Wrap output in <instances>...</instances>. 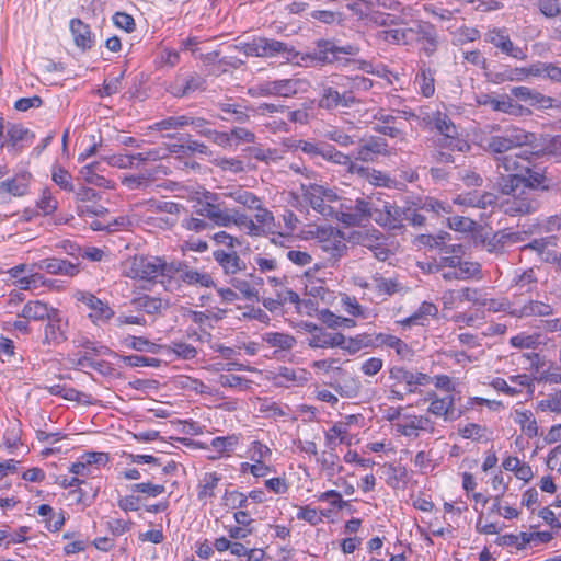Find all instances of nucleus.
<instances>
[{
  "mask_svg": "<svg viewBox=\"0 0 561 561\" xmlns=\"http://www.w3.org/2000/svg\"><path fill=\"white\" fill-rule=\"evenodd\" d=\"M261 58H272L283 55L287 61L299 66H314L323 64L340 62L343 66L348 64L359 65V68L366 69L370 65L366 61H359L351 58L340 57L341 54L354 56L359 48L354 45L336 46L329 41H319L317 48L312 53L301 54L287 43L262 37Z\"/></svg>",
  "mask_w": 561,
  "mask_h": 561,
  "instance_id": "1",
  "label": "nucleus"
},
{
  "mask_svg": "<svg viewBox=\"0 0 561 561\" xmlns=\"http://www.w3.org/2000/svg\"><path fill=\"white\" fill-rule=\"evenodd\" d=\"M533 153L504 154L495 158L499 176L496 187L502 194H511L522 187L525 175L530 172Z\"/></svg>",
  "mask_w": 561,
  "mask_h": 561,
  "instance_id": "2",
  "label": "nucleus"
},
{
  "mask_svg": "<svg viewBox=\"0 0 561 561\" xmlns=\"http://www.w3.org/2000/svg\"><path fill=\"white\" fill-rule=\"evenodd\" d=\"M205 197L207 201L196 209L197 215L209 219L219 227L237 226L247 230L250 234H257L259 227L250 217L240 214L236 209L226 207L224 203L217 202L218 196L215 193L207 192Z\"/></svg>",
  "mask_w": 561,
  "mask_h": 561,
  "instance_id": "3",
  "label": "nucleus"
},
{
  "mask_svg": "<svg viewBox=\"0 0 561 561\" xmlns=\"http://www.w3.org/2000/svg\"><path fill=\"white\" fill-rule=\"evenodd\" d=\"M389 398L403 400L407 396L416 393L420 387L431 383L432 377L405 366L394 365L388 370Z\"/></svg>",
  "mask_w": 561,
  "mask_h": 561,
  "instance_id": "4",
  "label": "nucleus"
},
{
  "mask_svg": "<svg viewBox=\"0 0 561 561\" xmlns=\"http://www.w3.org/2000/svg\"><path fill=\"white\" fill-rule=\"evenodd\" d=\"M175 266L168 264L158 256L135 255L125 267V275L133 279L145 280L149 283L157 282L160 277H174Z\"/></svg>",
  "mask_w": 561,
  "mask_h": 561,
  "instance_id": "5",
  "label": "nucleus"
},
{
  "mask_svg": "<svg viewBox=\"0 0 561 561\" xmlns=\"http://www.w3.org/2000/svg\"><path fill=\"white\" fill-rule=\"evenodd\" d=\"M310 87V82L306 78L293 77L264 81L251 88L249 92L253 96L294 98L298 94L307 93Z\"/></svg>",
  "mask_w": 561,
  "mask_h": 561,
  "instance_id": "6",
  "label": "nucleus"
},
{
  "mask_svg": "<svg viewBox=\"0 0 561 561\" xmlns=\"http://www.w3.org/2000/svg\"><path fill=\"white\" fill-rule=\"evenodd\" d=\"M529 136L519 128L511 127L502 130L501 134H490L481 138V146L485 151L504 156L503 153L526 145Z\"/></svg>",
  "mask_w": 561,
  "mask_h": 561,
  "instance_id": "7",
  "label": "nucleus"
},
{
  "mask_svg": "<svg viewBox=\"0 0 561 561\" xmlns=\"http://www.w3.org/2000/svg\"><path fill=\"white\" fill-rule=\"evenodd\" d=\"M427 123L432 124L442 135V138L438 139L440 148H449L457 151H463L469 148L466 141L459 139L458 129L447 114L437 111L433 113Z\"/></svg>",
  "mask_w": 561,
  "mask_h": 561,
  "instance_id": "8",
  "label": "nucleus"
},
{
  "mask_svg": "<svg viewBox=\"0 0 561 561\" xmlns=\"http://www.w3.org/2000/svg\"><path fill=\"white\" fill-rule=\"evenodd\" d=\"M207 88L206 78L196 71H179L167 85V91L174 98H188Z\"/></svg>",
  "mask_w": 561,
  "mask_h": 561,
  "instance_id": "9",
  "label": "nucleus"
},
{
  "mask_svg": "<svg viewBox=\"0 0 561 561\" xmlns=\"http://www.w3.org/2000/svg\"><path fill=\"white\" fill-rule=\"evenodd\" d=\"M300 188L302 195L309 201L314 210L323 216L332 214V207L327 204V202H335L337 199V194L332 188L316 182H301Z\"/></svg>",
  "mask_w": 561,
  "mask_h": 561,
  "instance_id": "10",
  "label": "nucleus"
},
{
  "mask_svg": "<svg viewBox=\"0 0 561 561\" xmlns=\"http://www.w3.org/2000/svg\"><path fill=\"white\" fill-rule=\"evenodd\" d=\"M506 195L508 197L501 203V209L506 215L524 216L538 209L539 204L529 191L522 190Z\"/></svg>",
  "mask_w": 561,
  "mask_h": 561,
  "instance_id": "11",
  "label": "nucleus"
},
{
  "mask_svg": "<svg viewBox=\"0 0 561 561\" xmlns=\"http://www.w3.org/2000/svg\"><path fill=\"white\" fill-rule=\"evenodd\" d=\"M485 42L492 44L502 54L517 60H525L527 53L525 48L516 46L510 38L505 28H493L485 34Z\"/></svg>",
  "mask_w": 561,
  "mask_h": 561,
  "instance_id": "12",
  "label": "nucleus"
},
{
  "mask_svg": "<svg viewBox=\"0 0 561 561\" xmlns=\"http://www.w3.org/2000/svg\"><path fill=\"white\" fill-rule=\"evenodd\" d=\"M77 299L89 308V318L95 324L106 323L115 314L106 301L101 300L91 293L80 291L77 295Z\"/></svg>",
  "mask_w": 561,
  "mask_h": 561,
  "instance_id": "13",
  "label": "nucleus"
},
{
  "mask_svg": "<svg viewBox=\"0 0 561 561\" xmlns=\"http://www.w3.org/2000/svg\"><path fill=\"white\" fill-rule=\"evenodd\" d=\"M394 428L399 434L412 438L419 437L421 431H434L433 422L427 416L414 414L400 416L399 422L394 423Z\"/></svg>",
  "mask_w": 561,
  "mask_h": 561,
  "instance_id": "14",
  "label": "nucleus"
},
{
  "mask_svg": "<svg viewBox=\"0 0 561 561\" xmlns=\"http://www.w3.org/2000/svg\"><path fill=\"white\" fill-rule=\"evenodd\" d=\"M390 156V149L385 138L371 136L360 144L355 152V159L369 163L379 157Z\"/></svg>",
  "mask_w": 561,
  "mask_h": 561,
  "instance_id": "15",
  "label": "nucleus"
},
{
  "mask_svg": "<svg viewBox=\"0 0 561 561\" xmlns=\"http://www.w3.org/2000/svg\"><path fill=\"white\" fill-rule=\"evenodd\" d=\"M511 95L539 110L552 108L557 100L525 85L513 87Z\"/></svg>",
  "mask_w": 561,
  "mask_h": 561,
  "instance_id": "16",
  "label": "nucleus"
},
{
  "mask_svg": "<svg viewBox=\"0 0 561 561\" xmlns=\"http://www.w3.org/2000/svg\"><path fill=\"white\" fill-rule=\"evenodd\" d=\"M426 400L430 401L427 411L438 417H443L445 421L455 420L459 416L455 409V398L453 394L445 397H438L436 392H427Z\"/></svg>",
  "mask_w": 561,
  "mask_h": 561,
  "instance_id": "17",
  "label": "nucleus"
},
{
  "mask_svg": "<svg viewBox=\"0 0 561 561\" xmlns=\"http://www.w3.org/2000/svg\"><path fill=\"white\" fill-rule=\"evenodd\" d=\"M356 102L352 92L340 93L332 87H324L318 101V106L324 110H335L337 107H350Z\"/></svg>",
  "mask_w": 561,
  "mask_h": 561,
  "instance_id": "18",
  "label": "nucleus"
},
{
  "mask_svg": "<svg viewBox=\"0 0 561 561\" xmlns=\"http://www.w3.org/2000/svg\"><path fill=\"white\" fill-rule=\"evenodd\" d=\"M378 38L393 45H409L415 39L414 26H408L400 19L398 26L382 28L377 33Z\"/></svg>",
  "mask_w": 561,
  "mask_h": 561,
  "instance_id": "19",
  "label": "nucleus"
},
{
  "mask_svg": "<svg viewBox=\"0 0 561 561\" xmlns=\"http://www.w3.org/2000/svg\"><path fill=\"white\" fill-rule=\"evenodd\" d=\"M480 104L490 106L493 111L502 112L513 116H523L529 114V110L518 104L510 95H502L500 99L483 95L479 101Z\"/></svg>",
  "mask_w": 561,
  "mask_h": 561,
  "instance_id": "20",
  "label": "nucleus"
},
{
  "mask_svg": "<svg viewBox=\"0 0 561 561\" xmlns=\"http://www.w3.org/2000/svg\"><path fill=\"white\" fill-rule=\"evenodd\" d=\"M215 262L220 266L224 274L233 277L238 273L245 271V262L237 252H226L225 249H217L213 252Z\"/></svg>",
  "mask_w": 561,
  "mask_h": 561,
  "instance_id": "21",
  "label": "nucleus"
},
{
  "mask_svg": "<svg viewBox=\"0 0 561 561\" xmlns=\"http://www.w3.org/2000/svg\"><path fill=\"white\" fill-rule=\"evenodd\" d=\"M415 39L421 44V50L426 56H432L437 50L438 34L434 25L430 23H416L414 26Z\"/></svg>",
  "mask_w": 561,
  "mask_h": 561,
  "instance_id": "22",
  "label": "nucleus"
},
{
  "mask_svg": "<svg viewBox=\"0 0 561 561\" xmlns=\"http://www.w3.org/2000/svg\"><path fill=\"white\" fill-rule=\"evenodd\" d=\"M5 129V141L1 145L2 147H12L18 148L22 147V144L24 141H31L34 139V134L28 129L25 128L21 124H8L7 127H4L3 118H0V135H2L3 130Z\"/></svg>",
  "mask_w": 561,
  "mask_h": 561,
  "instance_id": "23",
  "label": "nucleus"
},
{
  "mask_svg": "<svg viewBox=\"0 0 561 561\" xmlns=\"http://www.w3.org/2000/svg\"><path fill=\"white\" fill-rule=\"evenodd\" d=\"M35 266L53 275L75 276L79 273L78 264L57 257L41 260Z\"/></svg>",
  "mask_w": 561,
  "mask_h": 561,
  "instance_id": "24",
  "label": "nucleus"
},
{
  "mask_svg": "<svg viewBox=\"0 0 561 561\" xmlns=\"http://www.w3.org/2000/svg\"><path fill=\"white\" fill-rule=\"evenodd\" d=\"M70 31L77 47L82 50L92 48L94 45V36L88 24L80 19H72L70 21Z\"/></svg>",
  "mask_w": 561,
  "mask_h": 561,
  "instance_id": "25",
  "label": "nucleus"
},
{
  "mask_svg": "<svg viewBox=\"0 0 561 561\" xmlns=\"http://www.w3.org/2000/svg\"><path fill=\"white\" fill-rule=\"evenodd\" d=\"M343 334L340 332H328L319 328L311 336L307 339V344L311 348H334L341 344Z\"/></svg>",
  "mask_w": 561,
  "mask_h": 561,
  "instance_id": "26",
  "label": "nucleus"
},
{
  "mask_svg": "<svg viewBox=\"0 0 561 561\" xmlns=\"http://www.w3.org/2000/svg\"><path fill=\"white\" fill-rule=\"evenodd\" d=\"M321 249L333 259H340L346 252L347 245L341 231L331 229L325 238L320 240Z\"/></svg>",
  "mask_w": 561,
  "mask_h": 561,
  "instance_id": "27",
  "label": "nucleus"
},
{
  "mask_svg": "<svg viewBox=\"0 0 561 561\" xmlns=\"http://www.w3.org/2000/svg\"><path fill=\"white\" fill-rule=\"evenodd\" d=\"M377 346L393 350L400 359L409 360L413 356L412 348L403 340L391 334L378 333Z\"/></svg>",
  "mask_w": 561,
  "mask_h": 561,
  "instance_id": "28",
  "label": "nucleus"
},
{
  "mask_svg": "<svg viewBox=\"0 0 561 561\" xmlns=\"http://www.w3.org/2000/svg\"><path fill=\"white\" fill-rule=\"evenodd\" d=\"M178 275L181 280L188 285H196L201 287L214 286V280L210 274L190 268L188 266L175 267L174 276Z\"/></svg>",
  "mask_w": 561,
  "mask_h": 561,
  "instance_id": "29",
  "label": "nucleus"
},
{
  "mask_svg": "<svg viewBox=\"0 0 561 561\" xmlns=\"http://www.w3.org/2000/svg\"><path fill=\"white\" fill-rule=\"evenodd\" d=\"M44 332V344H59L66 340L59 311L54 312L48 319Z\"/></svg>",
  "mask_w": 561,
  "mask_h": 561,
  "instance_id": "30",
  "label": "nucleus"
},
{
  "mask_svg": "<svg viewBox=\"0 0 561 561\" xmlns=\"http://www.w3.org/2000/svg\"><path fill=\"white\" fill-rule=\"evenodd\" d=\"M438 314V308L435 304L430 301H423L419 309L401 321L403 325H425L430 319L436 318Z\"/></svg>",
  "mask_w": 561,
  "mask_h": 561,
  "instance_id": "31",
  "label": "nucleus"
},
{
  "mask_svg": "<svg viewBox=\"0 0 561 561\" xmlns=\"http://www.w3.org/2000/svg\"><path fill=\"white\" fill-rule=\"evenodd\" d=\"M30 180V173H20L12 179L1 182L0 192L4 191L15 197L24 196L28 191Z\"/></svg>",
  "mask_w": 561,
  "mask_h": 561,
  "instance_id": "32",
  "label": "nucleus"
},
{
  "mask_svg": "<svg viewBox=\"0 0 561 561\" xmlns=\"http://www.w3.org/2000/svg\"><path fill=\"white\" fill-rule=\"evenodd\" d=\"M514 421L520 426L522 432L528 437L533 438L539 435V426L534 413L530 410L514 411Z\"/></svg>",
  "mask_w": 561,
  "mask_h": 561,
  "instance_id": "33",
  "label": "nucleus"
},
{
  "mask_svg": "<svg viewBox=\"0 0 561 561\" xmlns=\"http://www.w3.org/2000/svg\"><path fill=\"white\" fill-rule=\"evenodd\" d=\"M57 309L48 307L46 304L35 300L27 302L20 316L26 320L43 321L47 320Z\"/></svg>",
  "mask_w": 561,
  "mask_h": 561,
  "instance_id": "34",
  "label": "nucleus"
},
{
  "mask_svg": "<svg viewBox=\"0 0 561 561\" xmlns=\"http://www.w3.org/2000/svg\"><path fill=\"white\" fill-rule=\"evenodd\" d=\"M553 312V308L546 302L530 300L518 309H514L511 313L515 317H546Z\"/></svg>",
  "mask_w": 561,
  "mask_h": 561,
  "instance_id": "35",
  "label": "nucleus"
},
{
  "mask_svg": "<svg viewBox=\"0 0 561 561\" xmlns=\"http://www.w3.org/2000/svg\"><path fill=\"white\" fill-rule=\"evenodd\" d=\"M262 341L276 352L290 351L296 344L293 335L283 332H266L262 335Z\"/></svg>",
  "mask_w": 561,
  "mask_h": 561,
  "instance_id": "36",
  "label": "nucleus"
},
{
  "mask_svg": "<svg viewBox=\"0 0 561 561\" xmlns=\"http://www.w3.org/2000/svg\"><path fill=\"white\" fill-rule=\"evenodd\" d=\"M341 207L345 210L353 211L354 215H356V217L362 221L364 219H368L371 216V210H377V206L371 201V198H357L354 202L348 201V203H343Z\"/></svg>",
  "mask_w": 561,
  "mask_h": 561,
  "instance_id": "37",
  "label": "nucleus"
},
{
  "mask_svg": "<svg viewBox=\"0 0 561 561\" xmlns=\"http://www.w3.org/2000/svg\"><path fill=\"white\" fill-rule=\"evenodd\" d=\"M523 240L519 232H503L501 236L494 234L485 242L486 250L491 253H503L505 243H516Z\"/></svg>",
  "mask_w": 561,
  "mask_h": 561,
  "instance_id": "38",
  "label": "nucleus"
},
{
  "mask_svg": "<svg viewBox=\"0 0 561 561\" xmlns=\"http://www.w3.org/2000/svg\"><path fill=\"white\" fill-rule=\"evenodd\" d=\"M221 481V476L217 472H207L204 474L198 484L197 496L199 501L215 496V489Z\"/></svg>",
  "mask_w": 561,
  "mask_h": 561,
  "instance_id": "39",
  "label": "nucleus"
},
{
  "mask_svg": "<svg viewBox=\"0 0 561 561\" xmlns=\"http://www.w3.org/2000/svg\"><path fill=\"white\" fill-rule=\"evenodd\" d=\"M533 77H545L552 82L561 83V67L553 62H536L531 65Z\"/></svg>",
  "mask_w": 561,
  "mask_h": 561,
  "instance_id": "40",
  "label": "nucleus"
},
{
  "mask_svg": "<svg viewBox=\"0 0 561 561\" xmlns=\"http://www.w3.org/2000/svg\"><path fill=\"white\" fill-rule=\"evenodd\" d=\"M434 75V70L424 67L415 77V83L419 84L420 92L424 98H431L435 93Z\"/></svg>",
  "mask_w": 561,
  "mask_h": 561,
  "instance_id": "41",
  "label": "nucleus"
},
{
  "mask_svg": "<svg viewBox=\"0 0 561 561\" xmlns=\"http://www.w3.org/2000/svg\"><path fill=\"white\" fill-rule=\"evenodd\" d=\"M131 305L136 310H142L148 314H157L163 308V301L161 298L151 297L148 295H142L140 297L134 298L131 300Z\"/></svg>",
  "mask_w": 561,
  "mask_h": 561,
  "instance_id": "42",
  "label": "nucleus"
},
{
  "mask_svg": "<svg viewBox=\"0 0 561 561\" xmlns=\"http://www.w3.org/2000/svg\"><path fill=\"white\" fill-rule=\"evenodd\" d=\"M381 472L387 484L391 488H397L400 482H403L407 479L408 476L405 467L393 463H385L381 467Z\"/></svg>",
  "mask_w": 561,
  "mask_h": 561,
  "instance_id": "43",
  "label": "nucleus"
},
{
  "mask_svg": "<svg viewBox=\"0 0 561 561\" xmlns=\"http://www.w3.org/2000/svg\"><path fill=\"white\" fill-rule=\"evenodd\" d=\"M537 276L533 268L524 271L522 274L515 276L512 287L519 294L530 293L537 287Z\"/></svg>",
  "mask_w": 561,
  "mask_h": 561,
  "instance_id": "44",
  "label": "nucleus"
},
{
  "mask_svg": "<svg viewBox=\"0 0 561 561\" xmlns=\"http://www.w3.org/2000/svg\"><path fill=\"white\" fill-rule=\"evenodd\" d=\"M373 290L379 295H393L402 289L400 283L392 278H385L380 274H375L371 277Z\"/></svg>",
  "mask_w": 561,
  "mask_h": 561,
  "instance_id": "45",
  "label": "nucleus"
},
{
  "mask_svg": "<svg viewBox=\"0 0 561 561\" xmlns=\"http://www.w3.org/2000/svg\"><path fill=\"white\" fill-rule=\"evenodd\" d=\"M510 344L516 348L535 350L541 344L539 333L520 332L510 339Z\"/></svg>",
  "mask_w": 561,
  "mask_h": 561,
  "instance_id": "46",
  "label": "nucleus"
},
{
  "mask_svg": "<svg viewBox=\"0 0 561 561\" xmlns=\"http://www.w3.org/2000/svg\"><path fill=\"white\" fill-rule=\"evenodd\" d=\"M174 385L179 389L194 391L195 393L199 394L211 393L210 388L206 386L203 381L188 376L176 377L174 380Z\"/></svg>",
  "mask_w": 561,
  "mask_h": 561,
  "instance_id": "47",
  "label": "nucleus"
},
{
  "mask_svg": "<svg viewBox=\"0 0 561 561\" xmlns=\"http://www.w3.org/2000/svg\"><path fill=\"white\" fill-rule=\"evenodd\" d=\"M80 176L88 184H93L99 187L113 188L114 184L103 175L95 172V164H89L80 170Z\"/></svg>",
  "mask_w": 561,
  "mask_h": 561,
  "instance_id": "48",
  "label": "nucleus"
},
{
  "mask_svg": "<svg viewBox=\"0 0 561 561\" xmlns=\"http://www.w3.org/2000/svg\"><path fill=\"white\" fill-rule=\"evenodd\" d=\"M125 345L129 348H133L138 352H148L152 354H158L162 348L161 345L149 341L144 336H128L124 341Z\"/></svg>",
  "mask_w": 561,
  "mask_h": 561,
  "instance_id": "49",
  "label": "nucleus"
},
{
  "mask_svg": "<svg viewBox=\"0 0 561 561\" xmlns=\"http://www.w3.org/2000/svg\"><path fill=\"white\" fill-rule=\"evenodd\" d=\"M240 442V435L218 436L211 439L210 446L220 455L232 453Z\"/></svg>",
  "mask_w": 561,
  "mask_h": 561,
  "instance_id": "50",
  "label": "nucleus"
},
{
  "mask_svg": "<svg viewBox=\"0 0 561 561\" xmlns=\"http://www.w3.org/2000/svg\"><path fill=\"white\" fill-rule=\"evenodd\" d=\"M226 195L249 209L259 208L261 205V199L256 195L243 188H238Z\"/></svg>",
  "mask_w": 561,
  "mask_h": 561,
  "instance_id": "51",
  "label": "nucleus"
},
{
  "mask_svg": "<svg viewBox=\"0 0 561 561\" xmlns=\"http://www.w3.org/2000/svg\"><path fill=\"white\" fill-rule=\"evenodd\" d=\"M211 240L216 245L221 247L220 249H225L226 252H237L236 248L242 245V239L231 236L226 231H218L211 236Z\"/></svg>",
  "mask_w": 561,
  "mask_h": 561,
  "instance_id": "52",
  "label": "nucleus"
},
{
  "mask_svg": "<svg viewBox=\"0 0 561 561\" xmlns=\"http://www.w3.org/2000/svg\"><path fill=\"white\" fill-rule=\"evenodd\" d=\"M488 433L489 431L486 426L476 423H469L459 430V434L463 438L471 439L473 442H486L489 439Z\"/></svg>",
  "mask_w": 561,
  "mask_h": 561,
  "instance_id": "53",
  "label": "nucleus"
},
{
  "mask_svg": "<svg viewBox=\"0 0 561 561\" xmlns=\"http://www.w3.org/2000/svg\"><path fill=\"white\" fill-rule=\"evenodd\" d=\"M276 378L279 385H284V381L304 383L307 381V371L305 369H293L284 366L279 367Z\"/></svg>",
  "mask_w": 561,
  "mask_h": 561,
  "instance_id": "54",
  "label": "nucleus"
},
{
  "mask_svg": "<svg viewBox=\"0 0 561 561\" xmlns=\"http://www.w3.org/2000/svg\"><path fill=\"white\" fill-rule=\"evenodd\" d=\"M422 210L434 213L437 216H443L446 214H450L453 207L449 203L444 201H438L434 197H426L420 207Z\"/></svg>",
  "mask_w": 561,
  "mask_h": 561,
  "instance_id": "55",
  "label": "nucleus"
},
{
  "mask_svg": "<svg viewBox=\"0 0 561 561\" xmlns=\"http://www.w3.org/2000/svg\"><path fill=\"white\" fill-rule=\"evenodd\" d=\"M44 277L39 273H34L32 270L28 271V274L19 278L14 282V285L20 290H33L37 289L42 285H44Z\"/></svg>",
  "mask_w": 561,
  "mask_h": 561,
  "instance_id": "56",
  "label": "nucleus"
},
{
  "mask_svg": "<svg viewBox=\"0 0 561 561\" xmlns=\"http://www.w3.org/2000/svg\"><path fill=\"white\" fill-rule=\"evenodd\" d=\"M272 450L260 440H253L248 448V457L252 462H260L270 459Z\"/></svg>",
  "mask_w": 561,
  "mask_h": 561,
  "instance_id": "57",
  "label": "nucleus"
},
{
  "mask_svg": "<svg viewBox=\"0 0 561 561\" xmlns=\"http://www.w3.org/2000/svg\"><path fill=\"white\" fill-rule=\"evenodd\" d=\"M537 409L541 412H552L561 414V390L549 394L547 398L538 401Z\"/></svg>",
  "mask_w": 561,
  "mask_h": 561,
  "instance_id": "58",
  "label": "nucleus"
},
{
  "mask_svg": "<svg viewBox=\"0 0 561 561\" xmlns=\"http://www.w3.org/2000/svg\"><path fill=\"white\" fill-rule=\"evenodd\" d=\"M187 126V115L169 116L154 123L153 129L162 131L169 129H180Z\"/></svg>",
  "mask_w": 561,
  "mask_h": 561,
  "instance_id": "59",
  "label": "nucleus"
},
{
  "mask_svg": "<svg viewBox=\"0 0 561 561\" xmlns=\"http://www.w3.org/2000/svg\"><path fill=\"white\" fill-rule=\"evenodd\" d=\"M262 37H254L251 42H241L233 46L240 53L248 57H261Z\"/></svg>",
  "mask_w": 561,
  "mask_h": 561,
  "instance_id": "60",
  "label": "nucleus"
},
{
  "mask_svg": "<svg viewBox=\"0 0 561 561\" xmlns=\"http://www.w3.org/2000/svg\"><path fill=\"white\" fill-rule=\"evenodd\" d=\"M53 181L62 190L73 192L71 174L61 167L55 168L51 175Z\"/></svg>",
  "mask_w": 561,
  "mask_h": 561,
  "instance_id": "61",
  "label": "nucleus"
},
{
  "mask_svg": "<svg viewBox=\"0 0 561 561\" xmlns=\"http://www.w3.org/2000/svg\"><path fill=\"white\" fill-rule=\"evenodd\" d=\"M217 382L226 388H232V389H243L249 388L250 381L245 379L244 377L232 375V374H222L219 375Z\"/></svg>",
  "mask_w": 561,
  "mask_h": 561,
  "instance_id": "62",
  "label": "nucleus"
},
{
  "mask_svg": "<svg viewBox=\"0 0 561 561\" xmlns=\"http://www.w3.org/2000/svg\"><path fill=\"white\" fill-rule=\"evenodd\" d=\"M36 205L43 215H50L57 209L58 202L48 188H44Z\"/></svg>",
  "mask_w": 561,
  "mask_h": 561,
  "instance_id": "63",
  "label": "nucleus"
},
{
  "mask_svg": "<svg viewBox=\"0 0 561 561\" xmlns=\"http://www.w3.org/2000/svg\"><path fill=\"white\" fill-rule=\"evenodd\" d=\"M457 270L458 276H460L461 280H466L481 274V266L479 263L462 261L461 259L459 260Z\"/></svg>",
  "mask_w": 561,
  "mask_h": 561,
  "instance_id": "64",
  "label": "nucleus"
}]
</instances>
